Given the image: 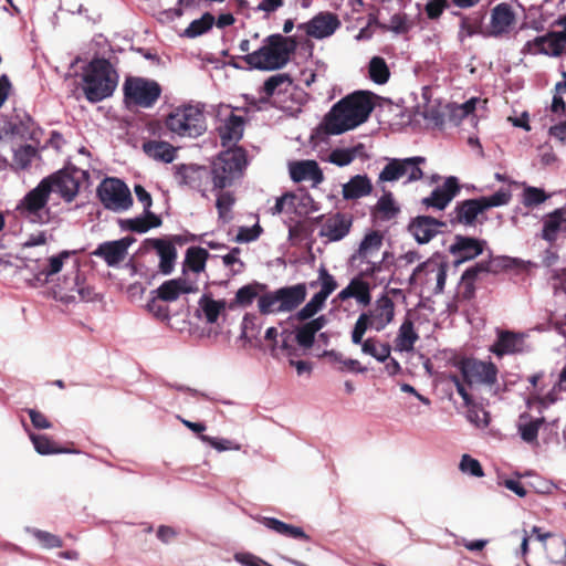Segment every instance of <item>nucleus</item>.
I'll list each match as a JSON object with an SVG mask.
<instances>
[{"mask_svg":"<svg viewBox=\"0 0 566 566\" xmlns=\"http://www.w3.org/2000/svg\"><path fill=\"white\" fill-rule=\"evenodd\" d=\"M458 368L470 388H483L493 394L497 392L499 369L492 361L463 358L458 363Z\"/></svg>","mask_w":566,"mask_h":566,"instance_id":"obj_6","label":"nucleus"},{"mask_svg":"<svg viewBox=\"0 0 566 566\" xmlns=\"http://www.w3.org/2000/svg\"><path fill=\"white\" fill-rule=\"evenodd\" d=\"M98 197L108 210L120 212L133 205L128 187L116 178L105 179L97 189Z\"/></svg>","mask_w":566,"mask_h":566,"instance_id":"obj_10","label":"nucleus"},{"mask_svg":"<svg viewBox=\"0 0 566 566\" xmlns=\"http://www.w3.org/2000/svg\"><path fill=\"white\" fill-rule=\"evenodd\" d=\"M374 109L370 92H355L337 102L325 117V129L339 135L365 123Z\"/></svg>","mask_w":566,"mask_h":566,"instance_id":"obj_1","label":"nucleus"},{"mask_svg":"<svg viewBox=\"0 0 566 566\" xmlns=\"http://www.w3.org/2000/svg\"><path fill=\"white\" fill-rule=\"evenodd\" d=\"M327 324V318L321 315L296 328L295 339L297 344L308 349L314 345L315 335Z\"/></svg>","mask_w":566,"mask_h":566,"instance_id":"obj_30","label":"nucleus"},{"mask_svg":"<svg viewBox=\"0 0 566 566\" xmlns=\"http://www.w3.org/2000/svg\"><path fill=\"white\" fill-rule=\"evenodd\" d=\"M223 146H229L241 139L243 135V120L240 116L231 114L218 128Z\"/></svg>","mask_w":566,"mask_h":566,"instance_id":"obj_32","label":"nucleus"},{"mask_svg":"<svg viewBox=\"0 0 566 566\" xmlns=\"http://www.w3.org/2000/svg\"><path fill=\"white\" fill-rule=\"evenodd\" d=\"M310 197H300L292 192H286L276 199L274 207L271 209L272 214L297 212L298 203L308 201Z\"/></svg>","mask_w":566,"mask_h":566,"instance_id":"obj_47","label":"nucleus"},{"mask_svg":"<svg viewBox=\"0 0 566 566\" xmlns=\"http://www.w3.org/2000/svg\"><path fill=\"white\" fill-rule=\"evenodd\" d=\"M373 190L370 179L366 175H356L343 185L345 199H358L368 196Z\"/></svg>","mask_w":566,"mask_h":566,"instance_id":"obj_34","label":"nucleus"},{"mask_svg":"<svg viewBox=\"0 0 566 566\" xmlns=\"http://www.w3.org/2000/svg\"><path fill=\"white\" fill-rule=\"evenodd\" d=\"M214 23V17L211 13H205L201 18L193 20L182 32V36L188 39L198 38L208 32Z\"/></svg>","mask_w":566,"mask_h":566,"instance_id":"obj_50","label":"nucleus"},{"mask_svg":"<svg viewBox=\"0 0 566 566\" xmlns=\"http://www.w3.org/2000/svg\"><path fill=\"white\" fill-rule=\"evenodd\" d=\"M352 297L360 305H368L371 301L370 284L356 275L350 280L349 284L337 294V298L342 302Z\"/></svg>","mask_w":566,"mask_h":566,"instance_id":"obj_28","label":"nucleus"},{"mask_svg":"<svg viewBox=\"0 0 566 566\" xmlns=\"http://www.w3.org/2000/svg\"><path fill=\"white\" fill-rule=\"evenodd\" d=\"M118 83V75L105 59L93 60L83 73V92L85 97L97 103L109 97Z\"/></svg>","mask_w":566,"mask_h":566,"instance_id":"obj_3","label":"nucleus"},{"mask_svg":"<svg viewBox=\"0 0 566 566\" xmlns=\"http://www.w3.org/2000/svg\"><path fill=\"white\" fill-rule=\"evenodd\" d=\"M447 271V262L440 258H430L413 269L409 277V285L426 286L434 294H440L446 285Z\"/></svg>","mask_w":566,"mask_h":566,"instance_id":"obj_9","label":"nucleus"},{"mask_svg":"<svg viewBox=\"0 0 566 566\" xmlns=\"http://www.w3.org/2000/svg\"><path fill=\"white\" fill-rule=\"evenodd\" d=\"M52 240V234L45 231H36L31 233L21 244L20 254L25 261V266L34 272V268L39 265L48 255V242Z\"/></svg>","mask_w":566,"mask_h":566,"instance_id":"obj_13","label":"nucleus"},{"mask_svg":"<svg viewBox=\"0 0 566 566\" xmlns=\"http://www.w3.org/2000/svg\"><path fill=\"white\" fill-rule=\"evenodd\" d=\"M306 297V287L304 284L281 287L273 292L262 293L258 300L260 313L275 314L287 313L298 307Z\"/></svg>","mask_w":566,"mask_h":566,"instance_id":"obj_5","label":"nucleus"},{"mask_svg":"<svg viewBox=\"0 0 566 566\" xmlns=\"http://www.w3.org/2000/svg\"><path fill=\"white\" fill-rule=\"evenodd\" d=\"M374 322H371L370 316L368 313H361L352 331V342L355 345H359L364 342V335L367 332L369 327H374Z\"/></svg>","mask_w":566,"mask_h":566,"instance_id":"obj_60","label":"nucleus"},{"mask_svg":"<svg viewBox=\"0 0 566 566\" xmlns=\"http://www.w3.org/2000/svg\"><path fill=\"white\" fill-rule=\"evenodd\" d=\"M394 302L389 297H382L377 302L375 311L369 314L374 328L376 331L384 329L394 318Z\"/></svg>","mask_w":566,"mask_h":566,"instance_id":"obj_35","label":"nucleus"},{"mask_svg":"<svg viewBox=\"0 0 566 566\" xmlns=\"http://www.w3.org/2000/svg\"><path fill=\"white\" fill-rule=\"evenodd\" d=\"M78 175H82V172L78 170H60L59 172L53 174L43 180H50L49 190L51 193L57 192L64 200L70 202L76 197L78 192Z\"/></svg>","mask_w":566,"mask_h":566,"instance_id":"obj_15","label":"nucleus"},{"mask_svg":"<svg viewBox=\"0 0 566 566\" xmlns=\"http://www.w3.org/2000/svg\"><path fill=\"white\" fill-rule=\"evenodd\" d=\"M449 380L454 385L458 394L463 399V403L469 408L468 420L478 427H486L489 424V416L483 410H478L474 407L473 399L468 392L465 385L460 380L457 375L449 376Z\"/></svg>","mask_w":566,"mask_h":566,"instance_id":"obj_25","label":"nucleus"},{"mask_svg":"<svg viewBox=\"0 0 566 566\" xmlns=\"http://www.w3.org/2000/svg\"><path fill=\"white\" fill-rule=\"evenodd\" d=\"M208 258L207 250L202 248H190L187 251L186 262L190 270L196 273L203 271Z\"/></svg>","mask_w":566,"mask_h":566,"instance_id":"obj_57","label":"nucleus"},{"mask_svg":"<svg viewBox=\"0 0 566 566\" xmlns=\"http://www.w3.org/2000/svg\"><path fill=\"white\" fill-rule=\"evenodd\" d=\"M134 242L133 238L126 237L119 240L106 241L92 252V255L97 256L111 266H118L127 256L128 249Z\"/></svg>","mask_w":566,"mask_h":566,"instance_id":"obj_17","label":"nucleus"},{"mask_svg":"<svg viewBox=\"0 0 566 566\" xmlns=\"http://www.w3.org/2000/svg\"><path fill=\"white\" fill-rule=\"evenodd\" d=\"M340 27L338 17L332 12L324 11L314 15L308 22L301 24L307 35L321 40L333 35Z\"/></svg>","mask_w":566,"mask_h":566,"instance_id":"obj_16","label":"nucleus"},{"mask_svg":"<svg viewBox=\"0 0 566 566\" xmlns=\"http://www.w3.org/2000/svg\"><path fill=\"white\" fill-rule=\"evenodd\" d=\"M546 549L552 562L566 565V539L564 537L555 536Z\"/></svg>","mask_w":566,"mask_h":566,"instance_id":"obj_55","label":"nucleus"},{"mask_svg":"<svg viewBox=\"0 0 566 566\" xmlns=\"http://www.w3.org/2000/svg\"><path fill=\"white\" fill-rule=\"evenodd\" d=\"M258 521L262 523L265 527L281 535H285L292 538H307V536L305 535L301 527L286 524L277 518L263 516L258 518Z\"/></svg>","mask_w":566,"mask_h":566,"instance_id":"obj_43","label":"nucleus"},{"mask_svg":"<svg viewBox=\"0 0 566 566\" xmlns=\"http://www.w3.org/2000/svg\"><path fill=\"white\" fill-rule=\"evenodd\" d=\"M549 198L543 189L536 187H526L523 191V205L526 207H534L543 203Z\"/></svg>","mask_w":566,"mask_h":566,"instance_id":"obj_62","label":"nucleus"},{"mask_svg":"<svg viewBox=\"0 0 566 566\" xmlns=\"http://www.w3.org/2000/svg\"><path fill=\"white\" fill-rule=\"evenodd\" d=\"M482 19L479 15H465L461 17L458 39L460 42H464L465 39L478 34L481 30Z\"/></svg>","mask_w":566,"mask_h":566,"instance_id":"obj_52","label":"nucleus"},{"mask_svg":"<svg viewBox=\"0 0 566 566\" xmlns=\"http://www.w3.org/2000/svg\"><path fill=\"white\" fill-rule=\"evenodd\" d=\"M325 302V298L314 294L312 298L296 313V318L298 321H306L312 318L324 307Z\"/></svg>","mask_w":566,"mask_h":566,"instance_id":"obj_59","label":"nucleus"},{"mask_svg":"<svg viewBox=\"0 0 566 566\" xmlns=\"http://www.w3.org/2000/svg\"><path fill=\"white\" fill-rule=\"evenodd\" d=\"M258 521L262 523L265 527L281 535H285L292 538H307V536L305 535L301 527L286 524L277 518L263 516L258 518Z\"/></svg>","mask_w":566,"mask_h":566,"instance_id":"obj_42","label":"nucleus"},{"mask_svg":"<svg viewBox=\"0 0 566 566\" xmlns=\"http://www.w3.org/2000/svg\"><path fill=\"white\" fill-rule=\"evenodd\" d=\"M165 126L179 137L196 138L207 129L203 108L199 104L177 106L166 116Z\"/></svg>","mask_w":566,"mask_h":566,"instance_id":"obj_4","label":"nucleus"},{"mask_svg":"<svg viewBox=\"0 0 566 566\" xmlns=\"http://www.w3.org/2000/svg\"><path fill=\"white\" fill-rule=\"evenodd\" d=\"M385 256L377 259L356 260L357 266L359 268L357 276L363 280L368 277H375L382 269Z\"/></svg>","mask_w":566,"mask_h":566,"instance_id":"obj_54","label":"nucleus"},{"mask_svg":"<svg viewBox=\"0 0 566 566\" xmlns=\"http://www.w3.org/2000/svg\"><path fill=\"white\" fill-rule=\"evenodd\" d=\"M295 50V42L281 34L266 36L262 44L243 56L244 62L252 69L274 71L284 67Z\"/></svg>","mask_w":566,"mask_h":566,"instance_id":"obj_2","label":"nucleus"},{"mask_svg":"<svg viewBox=\"0 0 566 566\" xmlns=\"http://www.w3.org/2000/svg\"><path fill=\"white\" fill-rule=\"evenodd\" d=\"M544 422V418L533 419L528 415L520 416L517 429L523 441L527 443L536 442L538 430Z\"/></svg>","mask_w":566,"mask_h":566,"instance_id":"obj_39","label":"nucleus"},{"mask_svg":"<svg viewBox=\"0 0 566 566\" xmlns=\"http://www.w3.org/2000/svg\"><path fill=\"white\" fill-rule=\"evenodd\" d=\"M72 252L62 251L57 255L45 258L36 268H34L35 277L38 280L48 281L50 276L59 273L64 261L70 258Z\"/></svg>","mask_w":566,"mask_h":566,"instance_id":"obj_33","label":"nucleus"},{"mask_svg":"<svg viewBox=\"0 0 566 566\" xmlns=\"http://www.w3.org/2000/svg\"><path fill=\"white\" fill-rule=\"evenodd\" d=\"M198 287L193 282L185 277H178L164 282L157 290L158 297L166 302H174L182 294L197 292Z\"/></svg>","mask_w":566,"mask_h":566,"instance_id":"obj_26","label":"nucleus"},{"mask_svg":"<svg viewBox=\"0 0 566 566\" xmlns=\"http://www.w3.org/2000/svg\"><path fill=\"white\" fill-rule=\"evenodd\" d=\"M154 247H155L157 254L160 259V262H159L160 271L165 274L170 273L172 270V266H174V261L176 259L175 247L165 240H156L154 242Z\"/></svg>","mask_w":566,"mask_h":566,"instance_id":"obj_46","label":"nucleus"},{"mask_svg":"<svg viewBox=\"0 0 566 566\" xmlns=\"http://www.w3.org/2000/svg\"><path fill=\"white\" fill-rule=\"evenodd\" d=\"M50 180H41L39 185L30 190L18 203L17 210L21 217L34 223H46L51 213L48 208L51 191Z\"/></svg>","mask_w":566,"mask_h":566,"instance_id":"obj_8","label":"nucleus"},{"mask_svg":"<svg viewBox=\"0 0 566 566\" xmlns=\"http://www.w3.org/2000/svg\"><path fill=\"white\" fill-rule=\"evenodd\" d=\"M36 150L31 145L20 146L14 150L13 165L19 169H25L35 156Z\"/></svg>","mask_w":566,"mask_h":566,"instance_id":"obj_61","label":"nucleus"},{"mask_svg":"<svg viewBox=\"0 0 566 566\" xmlns=\"http://www.w3.org/2000/svg\"><path fill=\"white\" fill-rule=\"evenodd\" d=\"M566 231V209L559 208L546 214L543 220L542 238L554 242L560 232Z\"/></svg>","mask_w":566,"mask_h":566,"instance_id":"obj_29","label":"nucleus"},{"mask_svg":"<svg viewBox=\"0 0 566 566\" xmlns=\"http://www.w3.org/2000/svg\"><path fill=\"white\" fill-rule=\"evenodd\" d=\"M426 161L424 157L416 156L405 159H390L379 174L380 181H396L402 177L407 178V182L420 180L423 171L420 165Z\"/></svg>","mask_w":566,"mask_h":566,"instance_id":"obj_11","label":"nucleus"},{"mask_svg":"<svg viewBox=\"0 0 566 566\" xmlns=\"http://www.w3.org/2000/svg\"><path fill=\"white\" fill-rule=\"evenodd\" d=\"M361 353L371 356L377 361L385 363L389 359L391 347L387 343H381L377 338L369 337L359 344Z\"/></svg>","mask_w":566,"mask_h":566,"instance_id":"obj_44","label":"nucleus"},{"mask_svg":"<svg viewBox=\"0 0 566 566\" xmlns=\"http://www.w3.org/2000/svg\"><path fill=\"white\" fill-rule=\"evenodd\" d=\"M412 27L411 20L406 14H394L388 22V30L396 34H405Z\"/></svg>","mask_w":566,"mask_h":566,"instance_id":"obj_64","label":"nucleus"},{"mask_svg":"<svg viewBox=\"0 0 566 566\" xmlns=\"http://www.w3.org/2000/svg\"><path fill=\"white\" fill-rule=\"evenodd\" d=\"M199 306L203 312L205 318L209 324L218 321L221 312L226 308V301H216L208 295H203L199 301Z\"/></svg>","mask_w":566,"mask_h":566,"instance_id":"obj_51","label":"nucleus"},{"mask_svg":"<svg viewBox=\"0 0 566 566\" xmlns=\"http://www.w3.org/2000/svg\"><path fill=\"white\" fill-rule=\"evenodd\" d=\"M160 224L161 220L153 212H145L143 216L126 219L120 222L122 228L137 233H145L149 229L157 228Z\"/></svg>","mask_w":566,"mask_h":566,"instance_id":"obj_38","label":"nucleus"},{"mask_svg":"<svg viewBox=\"0 0 566 566\" xmlns=\"http://www.w3.org/2000/svg\"><path fill=\"white\" fill-rule=\"evenodd\" d=\"M291 178L296 181H311L318 185L323 181V172L314 160H302L290 165Z\"/></svg>","mask_w":566,"mask_h":566,"instance_id":"obj_27","label":"nucleus"},{"mask_svg":"<svg viewBox=\"0 0 566 566\" xmlns=\"http://www.w3.org/2000/svg\"><path fill=\"white\" fill-rule=\"evenodd\" d=\"M216 190L218 191L216 207L219 218L227 222L231 219L230 211L234 203V198L231 192L222 191V189Z\"/></svg>","mask_w":566,"mask_h":566,"instance_id":"obj_58","label":"nucleus"},{"mask_svg":"<svg viewBox=\"0 0 566 566\" xmlns=\"http://www.w3.org/2000/svg\"><path fill=\"white\" fill-rule=\"evenodd\" d=\"M417 339L418 334L415 332L412 322L409 319L405 321L399 327V332L396 338V350H412Z\"/></svg>","mask_w":566,"mask_h":566,"instance_id":"obj_45","label":"nucleus"},{"mask_svg":"<svg viewBox=\"0 0 566 566\" xmlns=\"http://www.w3.org/2000/svg\"><path fill=\"white\" fill-rule=\"evenodd\" d=\"M368 76L378 85H384L389 81L390 70L381 56H373L368 63Z\"/></svg>","mask_w":566,"mask_h":566,"instance_id":"obj_48","label":"nucleus"},{"mask_svg":"<svg viewBox=\"0 0 566 566\" xmlns=\"http://www.w3.org/2000/svg\"><path fill=\"white\" fill-rule=\"evenodd\" d=\"M177 178L180 184L187 185L201 192L202 197H207V187L212 178V171L210 172L201 166L182 165L177 170Z\"/></svg>","mask_w":566,"mask_h":566,"instance_id":"obj_19","label":"nucleus"},{"mask_svg":"<svg viewBox=\"0 0 566 566\" xmlns=\"http://www.w3.org/2000/svg\"><path fill=\"white\" fill-rule=\"evenodd\" d=\"M125 96L140 107H151L161 94L159 84L142 77L128 78L124 85Z\"/></svg>","mask_w":566,"mask_h":566,"instance_id":"obj_12","label":"nucleus"},{"mask_svg":"<svg viewBox=\"0 0 566 566\" xmlns=\"http://www.w3.org/2000/svg\"><path fill=\"white\" fill-rule=\"evenodd\" d=\"M350 227L352 219L348 216L335 213L325 220L319 230V235L332 242L339 241L348 234Z\"/></svg>","mask_w":566,"mask_h":566,"instance_id":"obj_23","label":"nucleus"},{"mask_svg":"<svg viewBox=\"0 0 566 566\" xmlns=\"http://www.w3.org/2000/svg\"><path fill=\"white\" fill-rule=\"evenodd\" d=\"M265 285L260 283H251L240 287L233 301L234 305L247 307L265 291Z\"/></svg>","mask_w":566,"mask_h":566,"instance_id":"obj_49","label":"nucleus"},{"mask_svg":"<svg viewBox=\"0 0 566 566\" xmlns=\"http://www.w3.org/2000/svg\"><path fill=\"white\" fill-rule=\"evenodd\" d=\"M525 48L532 54L559 56L566 53V38L559 31H553L527 41Z\"/></svg>","mask_w":566,"mask_h":566,"instance_id":"obj_14","label":"nucleus"},{"mask_svg":"<svg viewBox=\"0 0 566 566\" xmlns=\"http://www.w3.org/2000/svg\"><path fill=\"white\" fill-rule=\"evenodd\" d=\"M459 184L455 177H448L443 185L437 187L429 197L422 200L427 207L443 210L459 192Z\"/></svg>","mask_w":566,"mask_h":566,"instance_id":"obj_22","label":"nucleus"},{"mask_svg":"<svg viewBox=\"0 0 566 566\" xmlns=\"http://www.w3.org/2000/svg\"><path fill=\"white\" fill-rule=\"evenodd\" d=\"M525 348L524 334H515L512 332H501L497 340L490 347V352L502 357L523 352Z\"/></svg>","mask_w":566,"mask_h":566,"instance_id":"obj_24","label":"nucleus"},{"mask_svg":"<svg viewBox=\"0 0 566 566\" xmlns=\"http://www.w3.org/2000/svg\"><path fill=\"white\" fill-rule=\"evenodd\" d=\"M512 198V192L510 189H500L495 193L489 197H481L485 209L506 206Z\"/></svg>","mask_w":566,"mask_h":566,"instance_id":"obj_63","label":"nucleus"},{"mask_svg":"<svg viewBox=\"0 0 566 566\" xmlns=\"http://www.w3.org/2000/svg\"><path fill=\"white\" fill-rule=\"evenodd\" d=\"M369 157L365 144L357 143L349 147H336L332 149L325 160L338 167H346L355 159L367 160Z\"/></svg>","mask_w":566,"mask_h":566,"instance_id":"obj_21","label":"nucleus"},{"mask_svg":"<svg viewBox=\"0 0 566 566\" xmlns=\"http://www.w3.org/2000/svg\"><path fill=\"white\" fill-rule=\"evenodd\" d=\"M444 226V222L439 221L436 218L419 216L409 224V231L418 243L424 244L440 233L441 228Z\"/></svg>","mask_w":566,"mask_h":566,"instance_id":"obj_20","label":"nucleus"},{"mask_svg":"<svg viewBox=\"0 0 566 566\" xmlns=\"http://www.w3.org/2000/svg\"><path fill=\"white\" fill-rule=\"evenodd\" d=\"M258 521L262 523L265 527L281 535H285L292 538H307V536L305 535L301 527L286 524L277 518L263 516L258 518Z\"/></svg>","mask_w":566,"mask_h":566,"instance_id":"obj_41","label":"nucleus"},{"mask_svg":"<svg viewBox=\"0 0 566 566\" xmlns=\"http://www.w3.org/2000/svg\"><path fill=\"white\" fill-rule=\"evenodd\" d=\"M144 151L151 158L164 163H171L175 159L176 149L166 142L150 140L144 144Z\"/></svg>","mask_w":566,"mask_h":566,"instance_id":"obj_40","label":"nucleus"},{"mask_svg":"<svg viewBox=\"0 0 566 566\" xmlns=\"http://www.w3.org/2000/svg\"><path fill=\"white\" fill-rule=\"evenodd\" d=\"M516 24V14L509 3H499L491 10L489 34L495 38L509 34Z\"/></svg>","mask_w":566,"mask_h":566,"instance_id":"obj_18","label":"nucleus"},{"mask_svg":"<svg viewBox=\"0 0 566 566\" xmlns=\"http://www.w3.org/2000/svg\"><path fill=\"white\" fill-rule=\"evenodd\" d=\"M382 245V237L378 231L367 233L361 240L359 248L352 256V261L379 258V251Z\"/></svg>","mask_w":566,"mask_h":566,"instance_id":"obj_31","label":"nucleus"},{"mask_svg":"<svg viewBox=\"0 0 566 566\" xmlns=\"http://www.w3.org/2000/svg\"><path fill=\"white\" fill-rule=\"evenodd\" d=\"M317 283L321 286V290L316 293L323 298L327 300L328 296L337 289L338 284L335 277L327 271L325 266H321L318 269V277Z\"/></svg>","mask_w":566,"mask_h":566,"instance_id":"obj_53","label":"nucleus"},{"mask_svg":"<svg viewBox=\"0 0 566 566\" xmlns=\"http://www.w3.org/2000/svg\"><path fill=\"white\" fill-rule=\"evenodd\" d=\"M483 241L468 237H457L452 251L458 253L462 260H471L483 252Z\"/></svg>","mask_w":566,"mask_h":566,"instance_id":"obj_36","label":"nucleus"},{"mask_svg":"<svg viewBox=\"0 0 566 566\" xmlns=\"http://www.w3.org/2000/svg\"><path fill=\"white\" fill-rule=\"evenodd\" d=\"M245 166L247 155L242 148H231L221 153L212 167L213 188L223 189L231 186L233 180L241 176Z\"/></svg>","mask_w":566,"mask_h":566,"instance_id":"obj_7","label":"nucleus"},{"mask_svg":"<svg viewBox=\"0 0 566 566\" xmlns=\"http://www.w3.org/2000/svg\"><path fill=\"white\" fill-rule=\"evenodd\" d=\"M485 210L481 197L464 200L457 207V219L460 223L473 224L476 217Z\"/></svg>","mask_w":566,"mask_h":566,"instance_id":"obj_37","label":"nucleus"},{"mask_svg":"<svg viewBox=\"0 0 566 566\" xmlns=\"http://www.w3.org/2000/svg\"><path fill=\"white\" fill-rule=\"evenodd\" d=\"M30 439L39 454L48 455L70 452L69 450L54 448L51 439L48 436L30 433Z\"/></svg>","mask_w":566,"mask_h":566,"instance_id":"obj_56","label":"nucleus"}]
</instances>
